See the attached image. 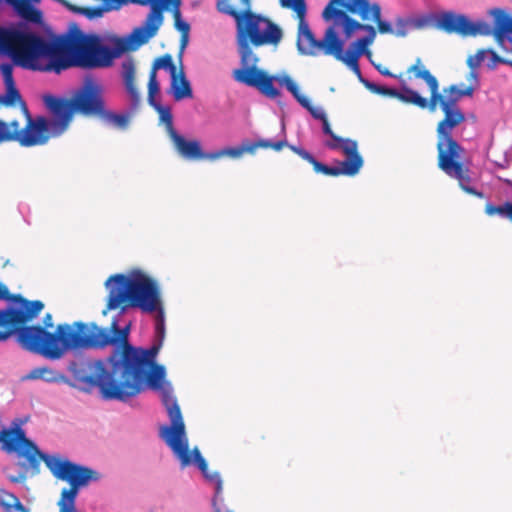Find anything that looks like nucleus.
Masks as SVG:
<instances>
[{
	"mask_svg": "<svg viewBox=\"0 0 512 512\" xmlns=\"http://www.w3.org/2000/svg\"><path fill=\"white\" fill-rule=\"evenodd\" d=\"M43 308L42 301L11 294L0 281V343L13 336L24 350L50 361L60 360L71 352L73 323L58 324L54 332L41 325H26Z\"/></svg>",
	"mask_w": 512,
	"mask_h": 512,
	"instance_id": "obj_1",
	"label": "nucleus"
},
{
	"mask_svg": "<svg viewBox=\"0 0 512 512\" xmlns=\"http://www.w3.org/2000/svg\"><path fill=\"white\" fill-rule=\"evenodd\" d=\"M235 21L236 47L240 57V68L232 72L234 81L256 89L268 99L277 100L281 90L275 82L282 86L283 78H291L288 74L270 75L258 67L259 57L253 52L252 46L278 45L283 38L281 27L268 17L253 11H233Z\"/></svg>",
	"mask_w": 512,
	"mask_h": 512,
	"instance_id": "obj_2",
	"label": "nucleus"
},
{
	"mask_svg": "<svg viewBox=\"0 0 512 512\" xmlns=\"http://www.w3.org/2000/svg\"><path fill=\"white\" fill-rule=\"evenodd\" d=\"M426 84L433 92L434 111L439 104L444 118L437 125V152L438 167L449 177L456 179L459 186L466 193L480 199L485 198V193L478 189L471 177V170L462 161L464 147L453 137V130L462 124L465 113L459 108L458 103L464 97H472L475 91L473 86L452 84L443 88V94L439 92V82L431 73H424Z\"/></svg>",
	"mask_w": 512,
	"mask_h": 512,
	"instance_id": "obj_3",
	"label": "nucleus"
},
{
	"mask_svg": "<svg viewBox=\"0 0 512 512\" xmlns=\"http://www.w3.org/2000/svg\"><path fill=\"white\" fill-rule=\"evenodd\" d=\"M28 420L29 416L15 417L8 426H2L0 429L1 451L7 455H15L20 460L19 473L16 476H9L12 483H23L27 479L28 471L33 475L38 474L41 461L55 478L79 490L100 479L99 472L91 467L42 451L38 444L28 437L23 427Z\"/></svg>",
	"mask_w": 512,
	"mask_h": 512,
	"instance_id": "obj_4",
	"label": "nucleus"
},
{
	"mask_svg": "<svg viewBox=\"0 0 512 512\" xmlns=\"http://www.w3.org/2000/svg\"><path fill=\"white\" fill-rule=\"evenodd\" d=\"M71 353L74 357L66 365L69 387L84 393L97 388L103 400L121 403L140 395L125 361L117 352L98 359L87 357L83 352Z\"/></svg>",
	"mask_w": 512,
	"mask_h": 512,
	"instance_id": "obj_5",
	"label": "nucleus"
},
{
	"mask_svg": "<svg viewBox=\"0 0 512 512\" xmlns=\"http://www.w3.org/2000/svg\"><path fill=\"white\" fill-rule=\"evenodd\" d=\"M153 318V338L149 347L136 346L131 343L124 352V361L135 382L138 392L146 390L158 392L166 412L172 405H179L174 389L166 379L164 365L157 363V357L166 338V312L151 315Z\"/></svg>",
	"mask_w": 512,
	"mask_h": 512,
	"instance_id": "obj_6",
	"label": "nucleus"
},
{
	"mask_svg": "<svg viewBox=\"0 0 512 512\" xmlns=\"http://www.w3.org/2000/svg\"><path fill=\"white\" fill-rule=\"evenodd\" d=\"M74 28L70 39L73 65L84 70L111 68L116 60L144 45L134 28L125 35L110 33L104 36L85 33L77 24Z\"/></svg>",
	"mask_w": 512,
	"mask_h": 512,
	"instance_id": "obj_7",
	"label": "nucleus"
},
{
	"mask_svg": "<svg viewBox=\"0 0 512 512\" xmlns=\"http://www.w3.org/2000/svg\"><path fill=\"white\" fill-rule=\"evenodd\" d=\"M133 319L126 320L118 312L113 316L109 327L99 326L95 322L76 321L73 323L71 352L104 350L111 347L124 360L125 349L131 345L130 335Z\"/></svg>",
	"mask_w": 512,
	"mask_h": 512,
	"instance_id": "obj_8",
	"label": "nucleus"
},
{
	"mask_svg": "<svg viewBox=\"0 0 512 512\" xmlns=\"http://www.w3.org/2000/svg\"><path fill=\"white\" fill-rule=\"evenodd\" d=\"M170 424H164L159 428V437L171 449L173 455L179 460L182 468L196 467L204 480L214 486L213 496L223 494V480L218 471L210 472L208 463L198 447L189 450V440L186 427L179 405H172L167 413Z\"/></svg>",
	"mask_w": 512,
	"mask_h": 512,
	"instance_id": "obj_9",
	"label": "nucleus"
},
{
	"mask_svg": "<svg viewBox=\"0 0 512 512\" xmlns=\"http://www.w3.org/2000/svg\"><path fill=\"white\" fill-rule=\"evenodd\" d=\"M111 277L121 287L118 289L129 296L133 309L146 315L165 310L159 283L141 269H134L127 274H113Z\"/></svg>",
	"mask_w": 512,
	"mask_h": 512,
	"instance_id": "obj_10",
	"label": "nucleus"
},
{
	"mask_svg": "<svg viewBox=\"0 0 512 512\" xmlns=\"http://www.w3.org/2000/svg\"><path fill=\"white\" fill-rule=\"evenodd\" d=\"M15 37L21 41V46L30 50V56L37 68L32 71L61 73L62 71L75 67L73 65V56L69 51V58L55 54L54 43L31 30L28 26L16 30Z\"/></svg>",
	"mask_w": 512,
	"mask_h": 512,
	"instance_id": "obj_11",
	"label": "nucleus"
},
{
	"mask_svg": "<svg viewBox=\"0 0 512 512\" xmlns=\"http://www.w3.org/2000/svg\"><path fill=\"white\" fill-rule=\"evenodd\" d=\"M26 27H0V57L10 59L11 62L0 63V74L4 85L16 83L13 71L14 67L32 70L37 68L30 56V50L21 46V41L15 37L14 32Z\"/></svg>",
	"mask_w": 512,
	"mask_h": 512,
	"instance_id": "obj_12",
	"label": "nucleus"
},
{
	"mask_svg": "<svg viewBox=\"0 0 512 512\" xmlns=\"http://www.w3.org/2000/svg\"><path fill=\"white\" fill-rule=\"evenodd\" d=\"M299 18L297 50L301 55L317 56L320 52L325 55H333L337 29L334 26L326 28L321 39H317L306 20L307 4L299 8H290Z\"/></svg>",
	"mask_w": 512,
	"mask_h": 512,
	"instance_id": "obj_13",
	"label": "nucleus"
},
{
	"mask_svg": "<svg viewBox=\"0 0 512 512\" xmlns=\"http://www.w3.org/2000/svg\"><path fill=\"white\" fill-rule=\"evenodd\" d=\"M72 99L77 114L98 116L105 106L103 86L92 76L84 77L81 85L73 90Z\"/></svg>",
	"mask_w": 512,
	"mask_h": 512,
	"instance_id": "obj_14",
	"label": "nucleus"
},
{
	"mask_svg": "<svg viewBox=\"0 0 512 512\" xmlns=\"http://www.w3.org/2000/svg\"><path fill=\"white\" fill-rule=\"evenodd\" d=\"M42 103L45 110L51 115L49 122L52 124L53 136L62 135L72 122L77 111L72 97L45 93L42 95Z\"/></svg>",
	"mask_w": 512,
	"mask_h": 512,
	"instance_id": "obj_15",
	"label": "nucleus"
},
{
	"mask_svg": "<svg viewBox=\"0 0 512 512\" xmlns=\"http://www.w3.org/2000/svg\"><path fill=\"white\" fill-rule=\"evenodd\" d=\"M337 6L345 8L350 14L359 16L363 21H373L377 24L376 32L394 34L393 24L382 18V7L378 2L370 0H333Z\"/></svg>",
	"mask_w": 512,
	"mask_h": 512,
	"instance_id": "obj_16",
	"label": "nucleus"
},
{
	"mask_svg": "<svg viewBox=\"0 0 512 512\" xmlns=\"http://www.w3.org/2000/svg\"><path fill=\"white\" fill-rule=\"evenodd\" d=\"M181 5L182 0H160L157 6L150 8L143 23L134 28L144 44L157 34L164 20L163 12L172 11L175 15V13L181 12Z\"/></svg>",
	"mask_w": 512,
	"mask_h": 512,
	"instance_id": "obj_17",
	"label": "nucleus"
},
{
	"mask_svg": "<svg viewBox=\"0 0 512 512\" xmlns=\"http://www.w3.org/2000/svg\"><path fill=\"white\" fill-rule=\"evenodd\" d=\"M50 135L53 136L52 124L49 118L38 115L35 119L28 121L20 131H14V138L21 146L32 147L45 144Z\"/></svg>",
	"mask_w": 512,
	"mask_h": 512,
	"instance_id": "obj_18",
	"label": "nucleus"
},
{
	"mask_svg": "<svg viewBox=\"0 0 512 512\" xmlns=\"http://www.w3.org/2000/svg\"><path fill=\"white\" fill-rule=\"evenodd\" d=\"M376 38V30L369 31L365 35L356 38L350 42L347 49L345 50V39H342L339 32L337 31L333 55L336 59H357L359 60L362 56H366L368 60L372 59V53L369 46L374 42Z\"/></svg>",
	"mask_w": 512,
	"mask_h": 512,
	"instance_id": "obj_19",
	"label": "nucleus"
},
{
	"mask_svg": "<svg viewBox=\"0 0 512 512\" xmlns=\"http://www.w3.org/2000/svg\"><path fill=\"white\" fill-rule=\"evenodd\" d=\"M282 86L285 88L296 102L305 109L310 116L319 121L323 135L330 137L334 134L326 111L321 106H313L309 98L300 92L299 85L292 78H283Z\"/></svg>",
	"mask_w": 512,
	"mask_h": 512,
	"instance_id": "obj_20",
	"label": "nucleus"
},
{
	"mask_svg": "<svg viewBox=\"0 0 512 512\" xmlns=\"http://www.w3.org/2000/svg\"><path fill=\"white\" fill-rule=\"evenodd\" d=\"M377 95L396 98L403 103L413 104L421 109H429L434 112L433 92L430 99L423 97L417 90L411 88L405 81H401L400 89L381 85Z\"/></svg>",
	"mask_w": 512,
	"mask_h": 512,
	"instance_id": "obj_21",
	"label": "nucleus"
},
{
	"mask_svg": "<svg viewBox=\"0 0 512 512\" xmlns=\"http://www.w3.org/2000/svg\"><path fill=\"white\" fill-rule=\"evenodd\" d=\"M104 286L108 291V296L106 299V307L102 311V314L106 316L109 311L119 309L118 313L125 317L128 311L133 309V305H130L129 296L125 291L118 289L121 287L111 276L105 281Z\"/></svg>",
	"mask_w": 512,
	"mask_h": 512,
	"instance_id": "obj_22",
	"label": "nucleus"
},
{
	"mask_svg": "<svg viewBox=\"0 0 512 512\" xmlns=\"http://www.w3.org/2000/svg\"><path fill=\"white\" fill-rule=\"evenodd\" d=\"M324 146L329 150L342 151L345 154L344 160H352L354 165L363 167L364 160L358 152L357 141L350 138H343L337 134H333L324 141Z\"/></svg>",
	"mask_w": 512,
	"mask_h": 512,
	"instance_id": "obj_23",
	"label": "nucleus"
},
{
	"mask_svg": "<svg viewBox=\"0 0 512 512\" xmlns=\"http://www.w3.org/2000/svg\"><path fill=\"white\" fill-rule=\"evenodd\" d=\"M466 14L457 13L451 10L436 13L435 27L448 34H458L463 37Z\"/></svg>",
	"mask_w": 512,
	"mask_h": 512,
	"instance_id": "obj_24",
	"label": "nucleus"
},
{
	"mask_svg": "<svg viewBox=\"0 0 512 512\" xmlns=\"http://www.w3.org/2000/svg\"><path fill=\"white\" fill-rule=\"evenodd\" d=\"M337 166H329L317 158L315 159L313 165L314 171L316 173H321L327 176H355L361 170V167L354 165L352 160H335L334 161Z\"/></svg>",
	"mask_w": 512,
	"mask_h": 512,
	"instance_id": "obj_25",
	"label": "nucleus"
},
{
	"mask_svg": "<svg viewBox=\"0 0 512 512\" xmlns=\"http://www.w3.org/2000/svg\"><path fill=\"white\" fill-rule=\"evenodd\" d=\"M177 153L186 160H200L202 145L197 139H187L177 132L170 137Z\"/></svg>",
	"mask_w": 512,
	"mask_h": 512,
	"instance_id": "obj_26",
	"label": "nucleus"
},
{
	"mask_svg": "<svg viewBox=\"0 0 512 512\" xmlns=\"http://www.w3.org/2000/svg\"><path fill=\"white\" fill-rule=\"evenodd\" d=\"M168 94H170L176 102L193 98L192 84L187 78L183 67H181L179 73L176 72L170 77Z\"/></svg>",
	"mask_w": 512,
	"mask_h": 512,
	"instance_id": "obj_27",
	"label": "nucleus"
},
{
	"mask_svg": "<svg viewBox=\"0 0 512 512\" xmlns=\"http://www.w3.org/2000/svg\"><path fill=\"white\" fill-rule=\"evenodd\" d=\"M341 21L336 25L342 29V33L345 42L353 37V35L359 31L368 33L369 31L376 30V28L370 24H363L351 17L348 13L342 12Z\"/></svg>",
	"mask_w": 512,
	"mask_h": 512,
	"instance_id": "obj_28",
	"label": "nucleus"
},
{
	"mask_svg": "<svg viewBox=\"0 0 512 512\" xmlns=\"http://www.w3.org/2000/svg\"><path fill=\"white\" fill-rule=\"evenodd\" d=\"M135 62L131 56H127L121 62L120 75L127 95L130 97L139 95L138 89L135 86Z\"/></svg>",
	"mask_w": 512,
	"mask_h": 512,
	"instance_id": "obj_29",
	"label": "nucleus"
},
{
	"mask_svg": "<svg viewBox=\"0 0 512 512\" xmlns=\"http://www.w3.org/2000/svg\"><path fill=\"white\" fill-rule=\"evenodd\" d=\"M131 115V111L128 110L117 113L107 109L106 106H104L97 117H99L105 123L111 124L119 129H126L129 125Z\"/></svg>",
	"mask_w": 512,
	"mask_h": 512,
	"instance_id": "obj_30",
	"label": "nucleus"
},
{
	"mask_svg": "<svg viewBox=\"0 0 512 512\" xmlns=\"http://www.w3.org/2000/svg\"><path fill=\"white\" fill-rule=\"evenodd\" d=\"M492 27L482 19L472 20L469 16L466 18L463 37L468 36H489L492 35Z\"/></svg>",
	"mask_w": 512,
	"mask_h": 512,
	"instance_id": "obj_31",
	"label": "nucleus"
},
{
	"mask_svg": "<svg viewBox=\"0 0 512 512\" xmlns=\"http://www.w3.org/2000/svg\"><path fill=\"white\" fill-rule=\"evenodd\" d=\"M159 114V121L165 125L166 132L169 137L176 134L178 131L174 127V117L170 106L163 105L160 101L150 104Z\"/></svg>",
	"mask_w": 512,
	"mask_h": 512,
	"instance_id": "obj_32",
	"label": "nucleus"
},
{
	"mask_svg": "<svg viewBox=\"0 0 512 512\" xmlns=\"http://www.w3.org/2000/svg\"><path fill=\"white\" fill-rule=\"evenodd\" d=\"M338 61L343 62L353 73L357 76L359 82H361L365 88H367L370 92L377 94L381 85L370 81L361 72L359 66V60L357 59H337Z\"/></svg>",
	"mask_w": 512,
	"mask_h": 512,
	"instance_id": "obj_33",
	"label": "nucleus"
},
{
	"mask_svg": "<svg viewBox=\"0 0 512 512\" xmlns=\"http://www.w3.org/2000/svg\"><path fill=\"white\" fill-rule=\"evenodd\" d=\"M4 86L5 92L0 94V105L6 107H14L23 100L21 93L16 86V83Z\"/></svg>",
	"mask_w": 512,
	"mask_h": 512,
	"instance_id": "obj_34",
	"label": "nucleus"
},
{
	"mask_svg": "<svg viewBox=\"0 0 512 512\" xmlns=\"http://www.w3.org/2000/svg\"><path fill=\"white\" fill-rule=\"evenodd\" d=\"M80 490L70 486L69 488H63L61 491V497L58 502L60 512L70 508H74L76 499L79 495Z\"/></svg>",
	"mask_w": 512,
	"mask_h": 512,
	"instance_id": "obj_35",
	"label": "nucleus"
},
{
	"mask_svg": "<svg viewBox=\"0 0 512 512\" xmlns=\"http://www.w3.org/2000/svg\"><path fill=\"white\" fill-rule=\"evenodd\" d=\"M158 70L167 71L170 74V77L177 72V68L173 62L172 56L170 54H165L161 57H158L154 60L151 72L157 74Z\"/></svg>",
	"mask_w": 512,
	"mask_h": 512,
	"instance_id": "obj_36",
	"label": "nucleus"
},
{
	"mask_svg": "<svg viewBox=\"0 0 512 512\" xmlns=\"http://www.w3.org/2000/svg\"><path fill=\"white\" fill-rule=\"evenodd\" d=\"M334 5H337V4L333 0H331V2L325 6V8L322 12V17L326 22L332 21L333 22L332 26H334V28H336L337 27L336 25L341 21V19H340L341 16H343L342 12H346V13H350V12L347 11L345 8L338 9Z\"/></svg>",
	"mask_w": 512,
	"mask_h": 512,
	"instance_id": "obj_37",
	"label": "nucleus"
},
{
	"mask_svg": "<svg viewBox=\"0 0 512 512\" xmlns=\"http://www.w3.org/2000/svg\"><path fill=\"white\" fill-rule=\"evenodd\" d=\"M43 377L42 381L46 383H64V384H71L69 381V376L60 373L48 366H43Z\"/></svg>",
	"mask_w": 512,
	"mask_h": 512,
	"instance_id": "obj_38",
	"label": "nucleus"
},
{
	"mask_svg": "<svg viewBox=\"0 0 512 512\" xmlns=\"http://www.w3.org/2000/svg\"><path fill=\"white\" fill-rule=\"evenodd\" d=\"M160 90H161V86L157 79V74L150 71L149 81H148V98H147L149 105L159 101L156 96L159 95Z\"/></svg>",
	"mask_w": 512,
	"mask_h": 512,
	"instance_id": "obj_39",
	"label": "nucleus"
},
{
	"mask_svg": "<svg viewBox=\"0 0 512 512\" xmlns=\"http://www.w3.org/2000/svg\"><path fill=\"white\" fill-rule=\"evenodd\" d=\"M510 201H505L502 205H495L488 201L486 203L485 212L489 216L498 215L501 218L508 219Z\"/></svg>",
	"mask_w": 512,
	"mask_h": 512,
	"instance_id": "obj_40",
	"label": "nucleus"
},
{
	"mask_svg": "<svg viewBox=\"0 0 512 512\" xmlns=\"http://www.w3.org/2000/svg\"><path fill=\"white\" fill-rule=\"evenodd\" d=\"M436 13H429L420 16L409 17L410 25L415 29H422L430 24L435 26Z\"/></svg>",
	"mask_w": 512,
	"mask_h": 512,
	"instance_id": "obj_41",
	"label": "nucleus"
},
{
	"mask_svg": "<svg viewBox=\"0 0 512 512\" xmlns=\"http://www.w3.org/2000/svg\"><path fill=\"white\" fill-rule=\"evenodd\" d=\"M8 497L12 499V502L1 501V506L6 512H29V508H27L17 496L10 493Z\"/></svg>",
	"mask_w": 512,
	"mask_h": 512,
	"instance_id": "obj_42",
	"label": "nucleus"
},
{
	"mask_svg": "<svg viewBox=\"0 0 512 512\" xmlns=\"http://www.w3.org/2000/svg\"><path fill=\"white\" fill-rule=\"evenodd\" d=\"M25 17V20L27 22H30L35 25H42L44 23V15L41 9L36 7V5H33L27 9L24 10V14L22 15Z\"/></svg>",
	"mask_w": 512,
	"mask_h": 512,
	"instance_id": "obj_43",
	"label": "nucleus"
},
{
	"mask_svg": "<svg viewBox=\"0 0 512 512\" xmlns=\"http://www.w3.org/2000/svg\"><path fill=\"white\" fill-rule=\"evenodd\" d=\"M40 2L41 0H5L4 5L12 7L19 15H23L25 9Z\"/></svg>",
	"mask_w": 512,
	"mask_h": 512,
	"instance_id": "obj_44",
	"label": "nucleus"
},
{
	"mask_svg": "<svg viewBox=\"0 0 512 512\" xmlns=\"http://www.w3.org/2000/svg\"><path fill=\"white\" fill-rule=\"evenodd\" d=\"M409 28H412L409 18L398 17L395 22L394 35L405 37L408 34Z\"/></svg>",
	"mask_w": 512,
	"mask_h": 512,
	"instance_id": "obj_45",
	"label": "nucleus"
},
{
	"mask_svg": "<svg viewBox=\"0 0 512 512\" xmlns=\"http://www.w3.org/2000/svg\"><path fill=\"white\" fill-rule=\"evenodd\" d=\"M487 56V51L485 49L479 50L475 55L469 56L467 59V65L471 70H476L482 62H484Z\"/></svg>",
	"mask_w": 512,
	"mask_h": 512,
	"instance_id": "obj_46",
	"label": "nucleus"
},
{
	"mask_svg": "<svg viewBox=\"0 0 512 512\" xmlns=\"http://www.w3.org/2000/svg\"><path fill=\"white\" fill-rule=\"evenodd\" d=\"M15 141L14 131H11L7 122L0 119V144Z\"/></svg>",
	"mask_w": 512,
	"mask_h": 512,
	"instance_id": "obj_47",
	"label": "nucleus"
},
{
	"mask_svg": "<svg viewBox=\"0 0 512 512\" xmlns=\"http://www.w3.org/2000/svg\"><path fill=\"white\" fill-rule=\"evenodd\" d=\"M174 16V27L181 34L190 33L191 25L182 17V13H175Z\"/></svg>",
	"mask_w": 512,
	"mask_h": 512,
	"instance_id": "obj_48",
	"label": "nucleus"
},
{
	"mask_svg": "<svg viewBox=\"0 0 512 512\" xmlns=\"http://www.w3.org/2000/svg\"><path fill=\"white\" fill-rule=\"evenodd\" d=\"M488 61L486 66L488 69H495L499 64H504L505 58L499 56L493 49H487Z\"/></svg>",
	"mask_w": 512,
	"mask_h": 512,
	"instance_id": "obj_49",
	"label": "nucleus"
},
{
	"mask_svg": "<svg viewBox=\"0 0 512 512\" xmlns=\"http://www.w3.org/2000/svg\"><path fill=\"white\" fill-rule=\"evenodd\" d=\"M289 149L299 155L303 160L309 162L310 164H313L316 157L309 152L308 150L304 149L301 146H297L294 144L289 145Z\"/></svg>",
	"mask_w": 512,
	"mask_h": 512,
	"instance_id": "obj_50",
	"label": "nucleus"
},
{
	"mask_svg": "<svg viewBox=\"0 0 512 512\" xmlns=\"http://www.w3.org/2000/svg\"><path fill=\"white\" fill-rule=\"evenodd\" d=\"M408 72H414L415 73V77L418 78V79H422L425 83H426L427 79H425L423 74L424 73H431L428 69H426V68H424L422 66V61H421L420 58L416 59V63L414 65H412L408 69Z\"/></svg>",
	"mask_w": 512,
	"mask_h": 512,
	"instance_id": "obj_51",
	"label": "nucleus"
},
{
	"mask_svg": "<svg viewBox=\"0 0 512 512\" xmlns=\"http://www.w3.org/2000/svg\"><path fill=\"white\" fill-rule=\"evenodd\" d=\"M211 506L213 512H233L231 509L227 508L224 504L223 494L220 496H213L211 500Z\"/></svg>",
	"mask_w": 512,
	"mask_h": 512,
	"instance_id": "obj_52",
	"label": "nucleus"
},
{
	"mask_svg": "<svg viewBox=\"0 0 512 512\" xmlns=\"http://www.w3.org/2000/svg\"><path fill=\"white\" fill-rule=\"evenodd\" d=\"M216 8L218 12L228 15L230 17H234L235 14L233 11H237L233 6L228 4V0H216Z\"/></svg>",
	"mask_w": 512,
	"mask_h": 512,
	"instance_id": "obj_53",
	"label": "nucleus"
},
{
	"mask_svg": "<svg viewBox=\"0 0 512 512\" xmlns=\"http://www.w3.org/2000/svg\"><path fill=\"white\" fill-rule=\"evenodd\" d=\"M240 145H241L243 154L244 153L255 154L256 149L259 148L257 140L251 141L248 139H244Z\"/></svg>",
	"mask_w": 512,
	"mask_h": 512,
	"instance_id": "obj_54",
	"label": "nucleus"
},
{
	"mask_svg": "<svg viewBox=\"0 0 512 512\" xmlns=\"http://www.w3.org/2000/svg\"><path fill=\"white\" fill-rule=\"evenodd\" d=\"M223 154L231 158H239L243 155L241 145L224 147Z\"/></svg>",
	"mask_w": 512,
	"mask_h": 512,
	"instance_id": "obj_55",
	"label": "nucleus"
},
{
	"mask_svg": "<svg viewBox=\"0 0 512 512\" xmlns=\"http://www.w3.org/2000/svg\"><path fill=\"white\" fill-rule=\"evenodd\" d=\"M43 367H35L29 371L28 374L22 377V380H42Z\"/></svg>",
	"mask_w": 512,
	"mask_h": 512,
	"instance_id": "obj_56",
	"label": "nucleus"
},
{
	"mask_svg": "<svg viewBox=\"0 0 512 512\" xmlns=\"http://www.w3.org/2000/svg\"><path fill=\"white\" fill-rule=\"evenodd\" d=\"M202 155H200V160L202 159H208V160H217L221 157H224V154H223V148L222 149H219V150H215V151H210V152H207V151H204L202 149Z\"/></svg>",
	"mask_w": 512,
	"mask_h": 512,
	"instance_id": "obj_57",
	"label": "nucleus"
},
{
	"mask_svg": "<svg viewBox=\"0 0 512 512\" xmlns=\"http://www.w3.org/2000/svg\"><path fill=\"white\" fill-rule=\"evenodd\" d=\"M370 64L383 76L388 78H397L388 68L383 65L376 63L373 59H370Z\"/></svg>",
	"mask_w": 512,
	"mask_h": 512,
	"instance_id": "obj_58",
	"label": "nucleus"
},
{
	"mask_svg": "<svg viewBox=\"0 0 512 512\" xmlns=\"http://www.w3.org/2000/svg\"><path fill=\"white\" fill-rule=\"evenodd\" d=\"M279 3L281 5V7L288 9V8H292V7L299 8L300 5L306 4V1L305 0H279Z\"/></svg>",
	"mask_w": 512,
	"mask_h": 512,
	"instance_id": "obj_59",
	"label": "nucleus"
},
{
	"mask_svg": "<svg viewBox=\"0 0 512 512\" xmlns=\"http://www.w3.org/2000/svg\"><path fill=\"white\" fill-rule=\"evenodd\" d=\"M189 37H190V33L181 34L180 52H179V55H178V58H179V61H180L181 64H182V56H183L184 50L186 49V47H187V45L189 43Z\"/></svg>",
	"mask_w": 512,
	"mask_h": 512,
	"instance_id": "obj_60",
	"label": "nucleus"
},
{
	"mask_svg": "<svg viewBox=\"0 0 512 512\" xmlns=\"http://www.w3.org/2000/svg\"><path fill=\"white\" fill-rule=\"evenodd\" d=\"M289 145H291L287 139L286 136L283 139L280 140H272V146L271 149L275 151H281L284 147L289 148Z\"/></svg>",
	"mask_w": 512,
	"mask_h": 512,
	"instance_id": "obj_61",
	"label": "nucleus"
},
{
	"mask_svg": "<svg viewBox=\"0 0 512 512\" xmlns=\"http://www.w3.org/2000/svg\"><path fill=\"white\" fill-rule=\"evenodd\" d=\"M129 4L139 5V6H149L153 8V6H157L160 0H128Z\"/></svg>",
	"mask_w": 512,
	"mask_h": 512,
	"instance_id": "obj_62",
	"label": "nucleus"
},
{
	"mask_svg": "<svg viewBox=\"0 0 512 512\" xmlns=\"http://www.w3.org/2000/svg\"><path fill=\"white\" fill-rule=\"evenodd\" d=\"M140 104V94L130 97V104L128 111H131V114L137 110L138 106Z\"/></svg>",
	"mask_w": 512,
	"mask_h": 512,
	"instance_id": "obj_63",
	"label": "nucleus"
},
{
	"mask_svg": "<svg viewBox=\"0 0 512 512\" xmlns=\"http://www.w3.org/2000/svg\"><path fill=\"white\" fill-rule=\"evenodd\" d=\"M19 106H20V108H21V110H22V112H23V114H24V116H25V118H26L27 122H28V121H31V120H33V119H35V118L32 116V114L30 113L29 108H28V106H27V104H26V102H25L24 100H22V101L19 103Z\"/></svg>",
	"mask_w": 512,
	"mask_h": 512,
	"instance_id": "obj_64",
	"label": "nucleus"
}]
</instances>
